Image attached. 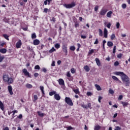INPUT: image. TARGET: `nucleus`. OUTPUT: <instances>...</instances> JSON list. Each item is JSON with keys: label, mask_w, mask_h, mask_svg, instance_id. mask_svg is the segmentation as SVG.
<instances>
[{"label": "nucleus", "mask_w": 130, "mask_h": 130, "mask_svg": "<svg viewBox=\"0 0 130 130\" xmlns=\"http://www.w3.org/2000/svg\"><path fill=\"white\" fill-rule=\"evenodd\" d=\"M114 75H116V76H120L122 81L125 84V86H129V78L123 72H116L114 73Z\"/></svg>", "instance_id": "obj_1"}, {"label": "nucleus", "mask_w": 130, "mask_h": 130, "mask_svg": "<svg viewBox=\"0 0 130 130\" xmlns=\"http://www.w3.org/2000/svg\"><path fill=\"white\" fill-rule=\"evenodd\" d=\"M63 7L66 8V9H72V8L76 7V3L72 2L70 4H64Z\"/></svg>", "instance_id": "obj_2"}, {"label": "nucleus", "mask_w": 130, "mask_h": 130, "mask_svg": "<svg viewBox=\"0 0 130 130\" xmlns=\"http://www.w3.org/2000/svg\"><path fill=\"white\" fill-rule=\"evenodd\" d=\"M65 102L70 106H73L74 105L72 100L69 97L65 98Z\"/></svg>", "instance_id": "obj_3"}, {"label": "nucleus", "mask_w": 130, "mask_h": 130, "mask_svg": "<svg viewBox=\"0 0 130 130\" xmlns=\"http://www.w3.org/2000/svg\"><path fill=\"white\" fill-rule=\"evenodd\" d=\"M22 73L24 74V75L25 76V77H27V78H31L30 73L27 71V69H23L22 70Z\"/></svg>", "instance_id": "obj_4"}, {"label": "nucleus", "mask_w": 130, "mask_h": 130, "mask_svg": "<svg viewBox=\"0 0 130 130\" xmlns=\"http://www.w3.org/2000/svg\"><path fill=\"white\" fill-rule=\"evenodd\" d=\"M62 48L63 52H64L66 55H68V45L63 44Z\"/></svg>", "instance_id": "obj_5"}, {"label": "nucleus", "mask_w": 130, "mask_h": 130, "mask_svg": "<svg viewBox=\"0 0 130 130\" xmlns=\"http://www.w3.org/2000/svg\"><path fill=\"white\" fill-rule=\"evenodd\" d=\"M108 10L107 9H102L100 14L101 16H105Z\"/></svg>", "instance_id": "obj_6"}, {"label": "nucleus", "mask_w": 130, "mask_h": 130, "mask_svg": "<svg viewBox=\"0 0 130 130\" xmlns=\"http://www.w3.org/2000/svg\"><path fill=\"white\" fill-rule=\"evenodd\" d=\"M21 46H22V41L19 40L16 44V47L17 49L21 48Z\"/></svg>", "instance_id": "obj_7"}, {"label": "nucleus", "mask_w": 130, "mask_h": 130, "mask_svg": "<svg viewBox=\"0 0 130 130\" xmlns=\"http://www.w3.org/2000/svg\"><path fill=\"white\" fill-rule=\"evenodd\" d=\"M8 89L9 94H10L11 96L13 95L14 92H13V87L11 85L8 86Z\"/></svg>", "instance_id": "obj_8"}, {"label": "nucleus", "mask_w": 130, "mask_h": 130, "mask_svg": "<svg viewBox=\"0 0 130 130\" xmlns=\"http://www.w3.org/2000/svg\"><path fill=\"white\" fill-rule=\"evenodd\" d=\"M57 81L59 83V85H60V86H64V81L63 80V79L60 78Z\"/></svg>", "instance_id": "obj_9"}, {"label": "nucleus", "mask_w": 130, "mask_h": 130, "mask_svg": "<svg viewBox=\"0 0 130 130\" xmlns=\"http://www.w3.org/2000/svg\"><path fill=\"white\" fill-rule=\"evenodd\" d=\"M3 80L5 82H8V80H9V75L6 74H3Z\"/></svg>", "instance_id": "obj_10"}, {"label": "nucleus", "mask_w": 130, "mask_h": 130, "mask_svg": "<svg viewBox=\"0 0 130 130\" xmlns=\"http://www.w3.org/2000/svg\"><path fill=\"white\" fill-rule=\"evenodd\" d=\"M108 35V30H107V29L106 28H105L104 30V37H105V38H107Z\"/></svg>", "instance_id": "obj_11"}, {"label": "nucleus", "mask_w": 130, "mask_h": 130, "mask_svg": "<svg viewBox=\"0 0 130 130\" xmlns=\"http://www.w3.org/2000/svg\"><path fill=\"white\" fill-rule=\"evenodd\" d=\"M54 98L56 100H57L58 101L60 100V96L57 93L55 94Z\"/></svg>", "instance_id": "obj_12"}, {"label": "nucleus", "mask_w": 130, "mask_h": 130, "mask_svg": "<svg viewBox=\"0 0 130 130\" xmlns=\"http://www.w3.org/2000/svg\"><path fill=\"white\" fill-rule=\"evenodd\" d=\"M95 61H96V63L97 66H98V67H100L101 66V62H100V60L99 59V58H96Z\"/></svg>", "instance_id": "obj_13"}, {"label": "nucleus", "mask_w": 130, "mask_h": 130, "mask_svg": "<svg viewBox=\"0 0 130 130\" xmlns=\"http://www.w3.org/2000/svg\"><path fill=\"white\" fill-rule=\"evenodd\" d=\"M13 82H14V80H13V78H9L8 80H7V82L8 85H11V84H12L13 83Z\"/></svg>", "instance_id": "obj_14"}, {"label": "nucleus", "mask_w": 130, "mask_h": 130, "mask_svg": "<svg viewBox=\"0 0 130 130\" xmlns=\"http://www.w3.org/2000/svg\"><path fill=\"white\" fill-rule=\"evenodd\" d=\"M112 79H113V80H114V81H116L117 82H118L119 83H121V81L120 80H119V79H118V78L116 77V76H112Z\"/></svg>", "instance_id": "obj_15"}, {"label": "nucleus", "mask_w": 130, "mask_h": 130, "mask_svg": "<svg viewBox=\"0 0 130 130\" xmlns=\"http://www.w3.org/2000/svg\"><path fill=\"white\" fill-rule=\"evenodd\" d=\"M39 43H40V41L37 39L35 40L33 42L34 45H38Z\"/></svg>", "instance_id": "obj_16"}, {"label": "nucleus", "mask_w": 130, "mask_h": 130, "mask_svg": "<svg viewBox=\"0 0 130 130\" xmlns=\"http://www.w3.org/2000/svg\"><path fill=\"white\" fill-rule=\"evenodd\" d=\"M52 0H46L44 1V4L45 6H46L47 4L48 5H50V2H52Z\"/></svg>", "instance_id": "obj_17"}, {"label": "nucleus", "mask_w": 130, "mask_h": 130, "mask_svg": "<svg viewBox=\"0 0 130 130\" xmlns=\"http://www.w3.org/2000/svg\"><path fill=\"white\" fill-rule=\"evenodd\" d=\"M94 51L95 50L93 49L89 50L88 51V56H89V55H91V54H93V53H94Z\"/></svg>", "instance_id": "obj_18"}, {"label": "nucleus", "mask_w": 130, "mask_h": 130, "mask_svg": "<svg viewBox=\"0 0 130 130\" xmlns=\"http://www.w3.org/2000/svg\"><path fill=\"white\" fill-rule=\"evenodd\" d=\"M121 104L123 105V107H125V106H127L128 105V103L126 102H121Z\"/></svg>", "instance_id": "obj_19"}, {"label": "nucleus", "mask_w": 130, "mask_h": 130, "mask_svg": "<svg viewBox=\"0 0 130 130\" xmlns=\"http://www.w3.org/2000/svg\"><path fill=\"white\" fill-rule=\"evenodd\" d=\"M84 69L85 70V71L87 72L90 71V68H89V66H85L84 67Z\"/></svg>", "instance_id": "obj_20"}, {"label": "nucleus", "mask_w": 130, "mask_h": 130, "mask_svg": "<svg viewBox=\"0 0 130 130\" xmlns=\"http://www.w3.org/2000/svg\"><path fill=\"white\" fill-rule=\"evenodd\" d=\"M0 52H1V53H3V54L6 53L7 50L5 48L1 49H0Z\"/></svg>", "instance_id": "obj_21"}, {"label": "nucleus", "mask_w": 130, "mask_h": 130, "mask_svg": "<svg viewBox=\"0 0 130 130\" xmlns=\"http://www.w3.org/2000/svg\"><path fill=\"white\" fill-rule=\"evenodd\" d=\"M113 45V43H112V42L111 41H108L107 42V46L109 47H111Z\"/></svg>", "instance_id": "obj_22"}, {"label": "nucleus", "mask_w": 130, "mask_h": 130, "mask_svg": "<svg viewBox=\"0 0 130 130\" xmlns=\"http://www.w3.org/2000/svg\"><path fill=\"white\" fill-rule=\"evenodd\" d=\"M38 100V96L37 95H34V99H32L33 102H36V101Z\"/></svg>", "instance_id": "obj_23"}, {"label": "nucleus", "mask_w": 130, "mask_h": 130, "mask_svg": "<svg viewBox=\"0 0 130 130\" xmlns=\"http://www.w3.org/2000/svg\"><path fill=\"white\" fill-rule=\"evenodd\" d=\"M112 14V11H109L107 14V17L108 18H111Z\"/></svg>", "instance_id": "obj_24"}, {"label": "nucleus", "mask_w": 130, "mask_h": 130, "mask_svg": "<svg viewBox=\"0 0 130 130\" xmlns=\"http://www.w3.org/2000/svg\"><path fill=\"white\" fill-rule=\"evenodd\" d=\"M38 116L41 117H43V116H44V114L40 111H38Z\"/></svg>", "instance_id": "obj_25"}, {"label": "nucleus", "mask_w": 130, "mask_h": 130, "mask_svg": "<svg viewBox=\"0 0 130 130\" xmlns=\"http://www.w3.org/2000/svg\"><path fill=\"white\" fill-rule=\"evenodd\" d=\"M95 87L96 88V89L98 90V91H101V90H102L101 87L98 84H95Z\"/></svg>", "instance_id": "obj_26"}, {"label": "nucleus", "mask_w": 130, "mask_h": 130, "mask_svg": "<svg viewBox=\"0 0 130 130\" xmlns=\"http://www.w3.org/2000/svg\"><path fill=\"white\" fill-rule=\"evenodd\" d=\"M25 87L27 88L28 89H31L33 86L31 84H30L29 83H27L25 85Z\"/></svg>", "instance_id": "obj_27"}, {"label": "nucleus", "mask_w": 130, "mask_h": 130, "mask_svg": "<svg viewBox=\"0 0 130 130\" xmlns=\"http://www.w3.org/2000/svg\"><path fill=\"white\" fill-rule=\"evenodd\" d=\"M40 90H41V92H42L43 95H44V94H45V93H44V87L41 86L40 87Z\"/></svg>", "instance_id": "obj_28"}, {"label": "nucleus", "mask_w": 130, "mask_h": 130, "mask_svg": "<svg viewBox=\"0 0 130 130\" xmlns=\"http://www.w3.org/2000/svg\"><path fill=\"white\" fill-rule=\"evenodd\" d=\"M106 24H107V22L104 23V25H106L107 28H108V29H110V26H111V23L110 22H109L107 25H106Z\"/></svg>", "instance_id": "obj_29"}, {"label": "nucleus", "mask_w": 130, "mask_h": 130, "mask_svg": "<svg viewBox=\"0 0 130 130\" xmlns=\"http://www.w3.org/2000/svg\"><path fill=\"white\" fill-rule=\"evenodd\" d=\"M56 50L54 48V47H52L49 51V52L50 53H52V52H54V51H56Z\"/></svg>", "instance_id": "obj_30"}, {"label": "nucleus", "mask_w": 130, "mask_h": 130, "mask_svg": "<svg viewBox=\"0 0 130 130\" xmlns=\"http://www.w3.org/2000/svg\"><path fill=\"white\" fill-rule=\"evenodd\" d=\"M0 108L2 109V110H4L5 108H4V104H3V102L0 101Z\"/></svg>", "instance_id": "obj_31"}, {"label": "nucleus", "mask_w": 130, "mask_h": 130, "mask_svg": "<svg viewBox=\"0 0 130 130\" xmlns=\"http://www.w3.org/2000/svg\"><path fill=\"white\" fill-rule=\"evenodd\" d=\"M73 90L74 92V93H75V94H80V91H79V88H77L76 89H73Z\"/></svg>", "instance_id": "obj_32"}, {"label": "nucleus", "mask_w": 130, "mask_h": 130, "mask_svg": "<svg viewBox=\"0 0 130 130\" xmlns=\"http://www.w3.org/2000/svg\"><path fill=\"white\" fill-rule=\"evenodd\" d=\"M101 128V126L99 125H96L94 126V130H99Z\"/></svg>", "instance_id": "obj_33"}, {"label": "nucleus", "mask_w": 130, "mask_h": 130, "mask_svg": "<svg viewBox=\"0 0 130 130\" xmlns=\"http://www.w3.org/2000/svg\"><path fill=\"white\" fill-rule=\"evenodd\" d=\"M55 94H56V91H53L49 92L50 96H53V95H55Z\"/></svg>", "instance_id": "obj_34"}, {"label": "nucleus", "mask_w": 130, "mask_h": 130, "mask_svg": "<svg viewBox=\"0 0 130 130\" xmlns=\"http://www.w3.org/2000/svg\"><path fill=\"white\" fill-rule=\"evenodd\" d=\"M99 35L100 36H103V31H102V29H99Z\"/></svg>", "instance_id": "obj_35"}, {"label": "nucleus", "mask_w": 130, "mask_h": 130, "mask_svg": "<svg viewBox=\"0 0 130 130\" xmlns=\"http://www.w3.org/2000/svg\"><path fill=\"white\" fill-rule=\"evenodd\" d=\"M3 37L6 39V40H9V36L7 34H3Z\"/></svg>", "instance_id": "obj_36"}, {"label": "nucleus", "mask_w": 130, "mask_h": 130, "mask_svg": "<svg viewBox=\"0 0 130 130\" xmlns=\"http://www.w3.org/2000/svg\"><path fill=\"white\" fill-rule=\"evenodd\" d=\"M81 107H83V108H84L85 109H88V106L87 105L85 104H81Z\"/></svg>", "instance_id": "obj_37"}, {"label": "nucleus", "mask_w": 130, "mask_h": 130, "mask_svg": "<svg viewBox=\"0 0 130 130\" xmlns=\"http://www.w3.org/2000/svg\"><path fill=\"white\" fill-rule=\"evenodd\" d=\"M54 46L57 49H58V48L60 47V45L59 43H56L55 44Z\"/></svg>", "instance_id": "obj_38"}, {"label": "nucleus", "mask_w": 130, "mask_h": 130, "mask_svg": "<svg viewBox=\"0 0 130 130\" xmlns=\"http://www.w3.org/2000/svg\"><path fill=\"white\" fill-rule=\"evenodd\" d=\"M70 49L72 51H75L76 50V47H75V46H72L70 47Z\"/></svg>", "instance_id": "obj_39"}, {"label": "nucleus", "mask_w": 130, "mask_h": 130, "mask_svg": "<svg viewBox=\"0 0 130 130\" xmlns=\"http://www.w3.org/2000/svg\"><path fill=\"white\" fill-rule=\"evenodd\" d=\"M36 37H37V36H36V34L35 32L33 33L31 35V39H35V38H36Z\"/></svg>", "instance_id": "obj_40"}, {"label": "nucleus", "mask_w": 130, "mask_h": 130, "mask_svg": "<svg viewBox=\"0 0 130 130\" xmlns=\"http://www.w3.org/2000/svg\"><path fill=\"white\" fill-rule=\"evenodd\" d=\"M114 38H115V35H114V34H113L111 36V40H114Z\"/></svg>", "instance_id": "obj_41"}, {"label": "nucleus", "mask_w": 130, "mask_h": 130, "mask_svg": "<svg viewBox=\"0 0 130 130\" xmlns=\"http://www.w3.org/2000/svg\"><path fill=\"white\" fill-rule=\"evenodd\" d=\"M5 59V56H0V62H2L3 60Z\"/></svg>", "instance_id": "obj_42"}, {"label": "nucleus", "mask_w": 130, "mask_h": 130, "mask_svg": "<svg viewBox=\"0 0 130 130\" xmlns=\"http://www.w3.org/2000/svg\"><path fill=\"white\" fill-rule=\"evenodd\" d=\"M35 70H40V66L39 65H36L35 66Z\"/></svg>", "instance_id": "obj_43"}, {"label": "nucleus", "mask_w": 130, "mask_h": 130, "mask_svg": "<svg viewBox=\"0 0 130 130\" xmlns=\"http://www.w3.org/2000/svg\"><path fill=\"white\" fill-rule=\"evenodd\" d=\"M87 106V108H90V109H92L90 103H88Z\"/></svg>", "instance_id": "obj_44"}, {"label": "nucleus", "mask_w": 130, "mask_h": 130, "mask_svg": "<svg viewBox=\"0 0 130 130\" xmlns=\"http://www.w3.org/2000/svg\"><path fill=\"white\" fill-rule=\"evenodd\" d=\"M118 64H119V62H118V61H116L114 63V66L115 67H117V66H118Z\"/></svg>", "instance_id": "obj_45"}, {"label": "nucleus", "mask_w": 130, "mask_h": 130, "mask_svg": "<svg viewBox=\"0 0 130 130\" xmlns=\"http://www.w3.org/2000/svg\"><path fill=\"white\" fill-rule=\"evenodd\" d=\"M122 98H123V96L122 95H120L119 96V97L118 98V100L120 101V100H121L122 99Z\"/></svg>", "instance_id": "obj_46"}, {"label": "nucleus", "mask_w": 130, "mask_h": 130, "mask_svg": "<svg viewBox=\"0 0 130 130\" xmlns=\"http://www.w3.org/2000/svg\"><path fill=\"white\" fill-rule=\"evenodd\" d=\"M122 9H126V4H123L121 6Z\"/></svg>", "instance_id": "obj_47"}, {"label": "nucleus", "mask_w": 130, "mask_h": 130, "mask_svg": "<svg viewBox=\"0 0 130 130\" xmlns=\"http://www.w3.org/2000/svg\"><path fill=\"white\" fill-rule=\"evenodd\" d=\"M86 95L87 96H92L93 95V93H92V92H87Z\"/></svg>", "instance_id": "obj_48"}, {"label": "nucleus", "mask_w": 130, "mask_h": 130, "mask_svg": "<svg viewBox=\"0 0 130 130\" xmlns=\"http://www.w3.org/2000/svg\"><path fill=\"white\" fill-rule=\"evenodd\" d=\"M116 51V46H114L113 50V53H115Z\"/></svg>", "instance_id": "obj_49"}, {"label": "nucleus", "mask_w": 130, "mask_h": 130, "mask_svg": "<svg viewBox=\"0 0 130 130\" xmlns=\"http://www.w3.org/2000/svg\"><path fill=\"white\" fill-rule=\"evenodd\" d=\"M117 57L118 58H121L122 57V54L120 53L117 55Z\"/></svg>", "instance_id": "obj_50"}, {"label": "nucleus", "mask_w": 130, "mask_h": 130, "mask_svg": "<svg viewBox=\"0 0 130 130\" xmlns=\"http://www.w3.org/2000/svg\"><path fill=\"white\" fill-rule=\"evenodd\" d=\"M109 92L110 93V94H114V91L112 89H109Z\"/></svg>", "instance_id": "obj_51"}, {"label": "nucleus", "mask_w": 130, "mask_h": 130, "mask_svg": "<svg viewBox=\"0 0 130 130\" xmlns=\"http://www.w3.org/2000/svg\"><path fill=\"white\" fill-rule=\"evenodd\" d=\"M103 98H102V96H99V99H98V101L100 103H101V100L103 99Z\"/></svg>", "instance_id": "obj_52"}, {"label": "nucleus", "mask_w": 130, "mask_h": 130, "mask_svg": "<svg viewBox=\"0 0 130 130\" xmlns=\"http://www.w3.org/2000/svg\"><path fill=\"white\" fill-rule=\"evenodd\" d=\"M66 76H67L68 78H71V73H70V72H67V74Z\"/></svg>", "instance_id": "obj_53"}, {"label": "nucleus", "mask_w": 130, "mask_h": 130, "mask_svg": "<svg viewBox=\"0 0 130 130\" xmlns=\"http://www.w3.org/2000/svg\"><path fill=\"white\" fill-rule=\"evenodd\" d=\"M71 72L72 74H75V69H74V68L71 69Z\"/></svg>", "instance_id": "obj_54"}, {"label": "nucleus", "mask_w": 130, "mask_h": 130, "mask_svg": "<svg viewBox=\"0 0 130 130\" xmlns=\"http://www.w3.org/2000/svg\"><path fill=\"white\" fill-rule=\"evenodd\" d=\"M119 26H120V24L119 23V22H117L116 23L117 29H118L119 28Z\"/></svg>", "instance_id": "obj_55"}, {"label": "nucleus", "mask_w": 130, "mask_h": 130, "mask_svg": "<svg viewBox=\"0 0 130 130\" xmlns=\"http://www.w3.org/2000/svg\"><path fill=\"white\" fill-rule=\"evenodd\" d=\"M35 78H37V77H38V76H39V74L37 73H35L34 75Z\"/></svg>", "instance_id": "obj_56"}, {"label": "nucleus", "mask_w": 130, "mask_h": 130, "mask_svg": "<svg viewBox=\"0 0 130 130\" xmlns=\"http://www.w3.org/2000/svg\"><path fill=\"white\" fill-rule=\"evenodd\" d=\"M121 128L118 126H116V128H115V130H121Z\"/></svg>", "instance_id": "obj_57"}, {"label": "nucleus", "mask_w": 130, "mask_h": 130, "mask_svg": "<svg viewBox=\"0 0 130 130\" xmlns=\"http://www.w3.org/2000/svg\"><path fill=\"white\" fill-rule=\"evenodd\" d=\"M17 117L19 119H21V118H23V115L20 114Z\"/></svg>", "instance_id": "obj_58"}, {"label": "nucleus", "mask_w": 130, "mask_h": 130, "mask_svg": "<svg viewBox=\"0 0 130 130\" xmlns=\"http://www.w3.org/2000/svg\"><path fill=\"white\" fill-rule=\"evenodd\" d=\"M73 129V127L72 126H69L67 127V130H71Z\"/></svg>", "instance_id": "obj_59"}, {"label": "nucleus", "mask_w": 130, "mask_h": 130, "mask_svg": "<svg viewBox=\"0 0 130 130\" xmlns=\"http://www.w3.org/2000/svg\"><path fill=\"white\" fill-rule=\"evenodd\" d=\"M81 37L82 39H86V38H87V36H83V35H81Z\"/></svg>", "instance_id": "obj_60"}, {"label": "nucleus", "mask_w": 130, "mask_h": 130, "mask_svg": "<svg viewBox=\"0 0 130 130\" xmlns=\"http://www.w3.org/2000/svg\"><path fill=\"white\" fill-rule=\"evenodd\" d=\"M47 12H48V9L47 8L44 9V13H47Z\"/></svg>", "instance_id": "obj_61"}, {"label": "nucleus", "mask_w": 130, "mask_h": 130, "mask_svg": "<svg viewBox=\"0 0 130 130\" xmlns=\"http://www.w3.org/2000/svg\"><path fill=\"white\" fill-rule=\"evenodd\" d=\"M98 39H95V41L94 43V44H98L99 43Z\"/></svg>", "instance_id": "obj_62"}, {"label": "nucleus", "mask_w": 130, "mask_h": 130, "mask_svg": "<svg viewBox=\"0 0 130 130\" xmlns=\"http://www.w3.org/2000/svg\"><path fill=\"white\" fill-rule=\"evenodd\" d=\"M75 28H77V27H79V23L78 22L75 23Z\"/></svg>", "instance_id": "obj_63"}, {"label": "nucleus", "mask_w": 130, "mask_h": 130, "mask_svg": "<svg viewBox=\"0 0 130 130\" xmlns=\"http://www.w3.org/2000/svg\"><path fill=\"white\" fill-rule=\"evenodd\" d=\"M98 6H95V8H94V11H95V12H97V11H98Z\"/></svg>", "instance_id": "obj_64"}]
</instances>
